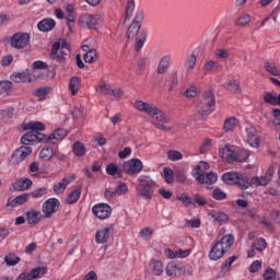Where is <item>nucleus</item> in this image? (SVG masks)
<instances>
[{
  "label": "nucleus",
  "instance_id": "f257e3e1",
  "mask_svg": "<svg viewBox=\"0 0 280 280\" xmlns=\"http://www.w3.org/2000/svg\"><path fill=\"white\" fill-rule=\"evenodd\" d=\"M235 237L232 234L224 235L220 241H214L210 247L209 259L211 261H218L226 255L228 250L233 246Z\"/></svg>",
  "mask_w": 280,
  "mask_h": 280
},
{
  "label": "nucleus",
  "instance_id": "f03ea898",
  "mask_svg": "<svg viewBox=\"0 0 280 280\" xmlns=\"http://www.w3.org/2000/svg\"><path fill=\"white\" fill-rule=\"evenodd\" d=\"M159 187V184L152 179L149 175H141L138 178V186L136 187L137 195L144 200H152L154 190Z\"/></svg>",
  "mask_w": 280,
  "mask_h": 280
},
{
  "label": "nucleus",
  "instance_id": "7ed1b4c3",
  "mask_svg": "<svg viewBox=\"0 0 280 280\" xmlns=\"http://www.w3.org/2000/svg\"><path fill=\"white\" fill-rule=\"evenodd\" d=\"M222 180L225 185H238L241 189H248V187H250V179H248V176L235 171L223 174Z\"/></svg>",
  "mask_w": 280,
  "mask_h": 280
},
{
  "label": "nucleus",
  "instance_id": "20e7f679",
  "mask_svg": "<svg viewBox=\"0 0 280 280\" xmlns=\"http://www.w3.org/2000/svg\"><path fill=\"white\" fill-rule=\"evenodd\" d=\"M213 106H215V95L213 92L207 91L197 106V113L202 117H205V115H211Z\"/></svg>",
  "mask_w": 280,
  "mask_h": 280
},
{
  "label": "nucleus",
  "instance_id": "39448f33",
  "mask_svg": "<svg viewBox=\"0 0 280 280\" xmlns=\"http://www.w3.org/2000/svg\"><path fill=\"white\" fill-rule=\"evenodd\" d=\"M223 153L225 154L226 159H230V161H235L236 163H244L248 160V156H250L248 151L231 145H225Z\"/></svg>",
  "mask_w": 280,
  "mask_h": 280
},
{
  "label": "nucleus",
  "instance_id": "423d86ee",
  "mask_svg": "<svg viewBox=\"0 0 280 280\" xmlns=\"http://www.w3.org/2000/svg\"><path fill=\"white\" fill-rule=\"evenodd\" d=\"M194 178L200 183L201 185H213L218 180V174L210 172V173H200L199 167H195L192 172Z\"/></svg>",
  "mask_w": 280,
  "mask_h": 280
},
{
  "label": "nucleus",
  "instance_id": "0eeeda50",
  "mask_svg": "<svg viewBox=\"0 0 280 280\" xmlns=\"http://www.w3.org/2000/svg\"><path fill=\"white\" fill-rule=\"evenodd\" d=\"M143 12H138L132 21V23L129 25L127 30V38L130 40V38H137L139 31L141 30V24L143 23Z\"/></svg>",
  "mask_w": 280,
  "mask_h": 280
},
{
  "label": "nucleus",
  "instance_id": "6e6552de",
  "mask_svg": "<svg viewBox=\"0 0 280 280\" xmlns=\"http://www.w3.org/2000/svg\"><path fill=\"white\" fill-rule=\"evenodd\" d=\"M142 170L143 163L139 159H132L122 164V171L125 172V174H128V176H135V174H140Z\"/></svg>",
  "mask_w": 280,
  "mask_h": 280
},
{
  "label": "nucleus",
  "instance_id": "1a4fd4ad",
  "mask_svg": "<svg viewBox=\"0 0 280 280\" xmlns=\"http://www.w3.org/2000/svg\"><path fill=\"white\" fill-rule=\"evenodd\" d=\"M58 209H60V200L57 198H49L42 206L44 218H51L54 213H57Z\"/></svg>",
  "mask_w": 280,
  "mask_h": 280
},
{
  "label": "nucleus",
  "instance_id": "9d476101",
  "mask_svg": "<svg viewBox=\"0 0 280 280\" xmlns=\"http://www.w3.org/2000/svg\"><path fill=\"white\" fill-rule=\"evenodd\" d=\"M30 45V34L27 33H15L11 38V47L14 49H24Z\"/></svg>",
  "mask_w": 280,
  "mask_h": 280
},
{
  "label": "nucleus",
  "instance_id": "9b49d317",
  "mask_svg": "<svg viewBox=\"0 0 280 280\" xmlns=\"http://www.w3.org/2000/svg\"><path fill=\"white\" fill-rule=\"evenodd\" d=\"M92 212L98 220H106L110 218V213H113V209L108 206V203H97L92 208Z\"/></svg>",
  "mask_w": 280,
  "mask_h": 280
},
{
  "label": "nucleus",
  "instance_id": "f8f14e48",
  "mask_svg": "<svg viewBox=\"0 0 280 280\" xmlns=\"http://www.w3.org/2000/svg\"><path fill=\"white\" fill-rule=\"evenodd\" d=\"M40 141H45V135L31 130L21 138V143H23V145L40 143Z\"/></svg>",
  "mask_w": 280,
  "mask_h": 280
},
{
  "label": "nucleus",
  "instance_id": "ddd939ff",
  "mask_svg": "<svg viewBox=\"0 0 280 280\" xmlns=\"http://www.w3.org/2000/svg\"><path fill=\"white\" fill-rule=\"evenodd\" d=\"M68 132L63 128L56 129L49 136H43L46 143L56 144L67 137Z\"/></svg>",
  "mask_w": 280,
  "mask_h": 280
},
{
  "label": "nucleus",
  "instance_id": "4468645a",
  "mask_svg": "<svg viewBox=\"0 0 280 280\" xmlns=\"http://www.w3.org/2000/svg\"><path fill=\"white\" fill-rule=\"evenodd\" d=\"M135 106L141 113H147L149 117H154V114L158 113L159 108L150 103H145L143 101H137Z\"/></svg>",
  "mask_w": 280,
  "mask_h": 280
},
{
  "label": "nucleus",
  "instance_id": "2eb2a0df",
  "mask_svg": "<svg viewBox=\"0 0 280 280\" xmlns=\"http://www.w3.org/2000/svg\"><path fill=\"white\" fill-rule=\"evenodd\" d=\"M50 60H55L60 65L65 63V60H67V52L60 50L59 44H52V48L50 51Z\"/></svg>",
  "mask_w": 280,
  "mask_h": 280
},
{
  "label": "nucleus",
  "instance_id": "dca6fc26",
  "mask_svg": "<svg viewBox=\"0 0 280 280\" xmlns=\"http://www.w3.org/2000/svg\"><path fill=\"white\" fill-rule=\"evenodd\" d=\"M79 23L82 27H88L89 30H93V27L97 25V18L86 13L80 16Z\"/></svg>",
  "mask_w": 280,
  "mask_h": 280
},
{
  "label": "nucleus",
  "instance_id": "f3484780",
  "mask_svg": "<svg viewBox=\"0 0 280 280\" xmlns=\"http://www.w3.org/2000/svg\"><path fill=\"white\" fill-rule=\"evenodd\" d=\"M30 154H32L31 147H20L13 153V159L16 161V163H21L22 161H25Z\"/></svg>",
  "mask_w": 280,
  "mask_h": 280
},
{
  "label": "nucleus",
  "instance_id": "a211bd4d",
  "mask_svg": "<svg viewBox=\"0 0 280 280\" xmlns=\"http://www.w3.org/2000/svg\"><path fill=\"white\" fill-rule=\"evenodd\" d=\"M110 240V228H103L95 234L96 244H106Z\"/></svg>",
  "mask_w": 280,
  "mask_h": 280
},
{
  "label": "nucleus",
  "instance_id": "6ab92c4d",
  "mask_svg": "<svg viewBox=\"0 0 280 280\" xmlns=\"http://www.w3.org/2000/svg\"><path fill=\"white\" fill-rule=\"evenodd\" d=\"M43 220V213L38 210L31 209L26 212V221L32 226L38 224Z\"/></svg>",
  "mask_w": 280,
  "mask_h": 280
},
{
  "label": "nucleus",
  "instance_id": "aec40b11",
  "mask_svg": "<svg viewBox=\"0 0 280 280\" xmlns=\"http://www.w3.org/2000/svg\"><path fill=\"white\" fill-rule=\"evenodd\" d=\"M30 200V194H22L14 199H8L5 207H21V205H25Z\"/></svg>",
  "mask_w": 280,
  "mask_h": 280
},
{
  "label": "nucleus",
  "instance_id": "412c9836",
  "mask_svg": "<svg viewBox=\"0 0 280 280\" xmlns=\"http://www.w3.org/2000/svg\"><path fill=\"white\" fill-rule=\"evenodd\" d=\"M247 143L252 148H259V136H257V129L255 127L247 129Z\"/></svg>",
  "mask_w": 280,
  "mask_h": 280
},
{
  "label": "nucleus",
  "instance_id": "4be33fe9",
  "mask_svg": "<svg viewBox=\"0 0 280 280\" xmlns=\"http://www.w3.org/2000/svg\"><path fill=\"white\" fill-rule=\"evenodd\" d=\"M170 62H172V56L170 55H166L160 59L158 69H156L160 75L167 73V70L170 69Z\"/></svg>",
  "mask_w": 280,
  "mask_h": 280
},
{
  "label": "nucleus",
  "instance_id": "5701e85b",
  "mask_svg": "<svg viewBox=\"0 0 280 280\" xmlns=\"http://www.w3.org/2000/svg\"><path fill=\"white\" fill-rule=\"evenodd\" d=\"M12 187L14 191H26V189H30V187H32V179H18L15 183L12 184Z\"/></svg>",
  "mask_w": 280,
  "mask_h": 280
},
{
  "label": "nucleus",
  "instance_id": "b1692460",
  "mask_svg": "<svg viewBox=\"0 0 280 280\" xmlns=\"http://www.w3.org/2000/svg\"><path fill=\"white\" fill-rule=\"evenodd\" d=\"M39 32H51L56 27V21L54 19H44L38 24Z\"/></svg>",
  "mask_w": 280,
  "mask_h": 280
},
{
  "label": "nucleus",
  "instance_id": "393cba45",
  "mask_svg": "<svg viewBox=\"0 0 280 280\" xmlns=\"http://www.w3.org/2000/svg\"><path fill=\"white\" fill-rule=\"evenodd\" d=\"M270 183V177L268 176H255L249 180V187H266Z\"/></svg>",
  "mask_w": 280,
  "mask_h": 280
},
{
  "label": "nucleus",
  "instance_id": "a878e982",
  "mask_svg": "<svg viewBox=\"0 0 280 280\" xmlns=\"http://www.w3.org/2000/svg\"><path fill=\"white\" fill-rule=\"evenodd\" d=\"M152 275L161 277L163 275V262L161 260L152 259L149 264Z\"/></svg>",
  "mask_w": 280,
  "mask_h": 280
},
{
  "label": "nucleus",
  "instance_id": "bb28decb",
  "mask_svg": "<svg viewBox=\"0 0 280 280\" xmlns=\"http://www.w3.org/2000/svg\"><path fill=\"white\" fill-rule=\"evenodd\" d=\"M166 275L167 277H180L183 275V268L177 267L174 262H170L166 266Z\"/></svg>",
  "mask_w": 280,
  "mask_h": 280
},
{
  "label": "nucleus",
  "instance_id": "cd10ccee",
  "mask_svg": "<svg viewBox=\"0 0 280 280\" xmlns=\"http://www.w3.org/2000/svg\"><path fill=\"white\" fill-rule=\"evenodd\" d=\"M24 130H31V132H43V130H45V124L40 121H31L24 126Z\"/></svg>",
  "mask_w": 280,
  "mask_h": 280
},
{
  "label": "nucleus",
  "instance_id": "c85d7f7f",
  "mask_svg": "<svg viewBox=\"0 0 280 280\" xmlns=\"http://www.w3.org/2000/svg\"><path fill=\"white\" fill-rule=\"evenodd\" d=\"M106 174H108V176H117V178L124 177V172L113 163L106 166Z\"/></svg>",
  "mask_w": 280,
  "mask_h": 280
},
{
  "label": "nucleus",
  "instance_id": "c756f323",
  "mask_svg": "<svg viewBox=\"0 0 280 280\" xmlns=\"http://www.w3.org/2000/svg\"><path fill=\"white\" fill-rule=\"evenodd\" d=\"M80 82H81L80 77H73L70 79L69 91L71 95H78V91H80Z\"/></svg>",
  "mask_w": 280,
  "mask_h": 280
},
{
  "label": "nucleus",
  "instance_id": "7c9ffc66",
  "mask_svg": "<svg viewBox=\"0 0 280 280\" xmlns=\"http://www.w3.org/2000/svg\"><path fill=\"white\" fill-rule=\"evenodd\" d=\"M81 194H82V188H77L72 192H70L66 198L67 205H75V202L80 200Z\"/></svg>",
  "mask_w": 280,
  "mask_h": 280
},
{
  "label": "nucleus",
  "instance_id": "2f4dec72",
  "mask_svg": "<svg viewBox=\"0 0 280 280\" xmlns=\"http://www.w3.org/2000/svg\"><path fill=\"white\" fill-rule=\"evenodd\" d=\"M252 248L258 250V253H264V249L268 248V243H266L265 238L258 237L252 243Z\"/></svg>",
  "mask_w": 280,
  "mask_h": 280
},
{
  "label": "nucleus",
  "instance_id": "473e14b6",
  "mask_svg": "<svg viewBox=\"0 0 280 280\" xmlns=\"http://www.w3.org/2000/svg\"><path fill=\"white\" fill-rule=\"evenodd\" d=\"M72 152L74 156H84L86 154V147H84V143L77 141L73 143Z\"/></svg>",
  "mask_w": 280,
  "mask_h": 280
},
{
  "label": "nucleus",
  "instance_id": "72a5a7b5",
  "mask_svg": "<svg viewBox=\"0 0 280 280\" xmlns=\"http://www.w3.org/2000/svg\"><path fill=\"white\" fill-rule=\"evenodd\" d=\"M145 38H148V34L141 31L139 36L136 37V51H141V49H143V45H145Z\"/></svg>",
  "mask_w": 280,
  "mask_h": 280
},
{
  "label": "nucleus",
  "instance_id": "f704fd0d",
  "mask_svg": "<svg viewBox=\"0 0 280 280\" xmlns=\"http://www.w3.org/2000/svg\"><path fill=\"white\" fill-rule=\"evenodd\" d=\"M69 183H71L69 178H63L58 184H55L52 186L55 194H65V189H67V186L69 185Z\"/></svg>",
  "mask_w": 280,
  "mask_h": 280
},
{
  "label": "nucleus",
  "instance_id": "c9c22d12",
  "mask_svg": "<svg viewBox=\"0 0 280 280\" xmlns=\"http://www.w3.org/2000/svg\"><path fill=\"white\" fill-rule=\"evenodd\" d=\"M210 215L214 219V222H219V224H226V222H229V215L224 212H211Z\"/></svg>",
  "mask_w": 280,
  "mask_h": 280
},
{
  "label": "nucleus",
  "instance_id": "e433bc0d",
  "mask_svg": "<svg viewBox=\"0 0 280 280\" xmlns=\"http://www.w3.org/2000/svg\"><path fill=\"white\" fill-rule=\"evenodd\" d=\"M11 79L13 82H32V78H30V74L27 72H20L16 74H12Z\"/></svg>",
  "mask_w": 280,
  "mask_h": 280
},
{
  "label": "nucleus",
  "instance_id": "4c0bfd02",
  "mask_svg": "<svg viewBox=\"0 0 280 280\" xmlns=\"http://www.w3.org/2000/svg\"><path fill=\"white\" fill-rule=\"evenodd\" d=\"M31 279H40L43 275H47V267H36L31 272Z\"/></svg>",
  "mask_w": 280,
  "mask_h": 280
},
{
  "label": "nucleus",
  "instance_id": "58836bf2",
  "mask_svg": "<svg viewBox=\"0 0 280 280\" xmlns=\"http://www.w3.org/2000/svg\"><path fill=\"white\" fill-rule=\"evenodd\" d=\"M237 126V119L235 117L226 118L223 125L225 132H231Z\"/></svg>",
  "mask_w": 280,
  "mask_h": 280
},
{
  "label": "nucleus",
  "instance_id": "ea45409f",
  "mask_svg": "<svg viewBox=\"0 0 280 280\" xmlns=\"http://www.w3.org/2000/svg\"><path fill=\"white\" fill-rule=\"evenodd\" d=\"M196 55L187 56L184 62V69H187V71H192V69L196 67Z\"/></svg>",
  "mask_w": 280,
  "mask_h": 280
},
{
  "label": "nucleus",
  "instance_id": "a19ab883",
  "mask_svg": "<svg viewBox=\"0 0 280 280\" xmlns=\"http://www.w3.org/2000/svg\"><path fill=\"white\" fill-rule=\"evenodd\" d=\"M12 92L11 81H0V95H9Z\"/></svg>",
  "mask_w": 280,
  "mask_h": 280
},
{
  "label": "nucleus",
  "instance_id": "79ce46f5",
  "mask_svg": "<svg viewBox=\"0 0 280 280\" xmlns=\"http://www.w3.org/2000/svg\"><path fill=\"white\" fill-rule=\"evenodd\" d=\"M52 156H54V149H51V147L42 149L39 153V158L43 159V161H51Z\"/></svg>",
  "mask_w": 280,
  "mask_h": 280
},
{
  "label": "nucleus",
  "instance_id": "37998d69",
  "mask_svg": "<svg viewBox=\"0 0 280 280\" xmlns=\"http://www.w3.org/2000/svg\"><path fill=\"white\" fill-rule=\"evenodd\" d=\"M163 178L167 185H172L174 183V171L170 167H164L163 168Z\"/></svg>",
  "mask_w": 280,
  "mask_h": 280
},
{
  "label": "nucleus",
  "instance_id": "c03bdc74",
  "mask_svg": "<svg viewBox=\"0 0 280 280\" xmlns=\"http://www.w3.org/2000/svg\"><path fill=\"white\" fill-rule=\"evenodd\" d=\"M174 176L177 183H185L187 180V171L185 168H176Z\"/></svg>",
  "mask_w": 280,
  "mask_h": 280
},
{
  "label": "nucleus",
  "instance_id": "a18cd8bd",
  "mask_svg": "<svg viewBox=\"0 0 280 280\" xmlns=\"http://www.w3.org/2000/svg\"><path fill=\"white\" fill-rule=\"evenodd\" d=\"M228 91H230V93H242V88L240 86V83H237V80L232 79L229 81Z\"/></svg>",
  "mask_w": 280,
  "mask_h": 280
},
{
  "label": "nucleus",
  "instance_id": "49530a36",
  "mask_svg": "<svg viewBox=\"0 0 280 280\" xmlns=\"http://www.w3.org/2000/svg\"><path fill=\"white\" fill-rule=\"evenodd\" d=\"M112 91H113V88L106 84V82L100 83L98 86L96 88V92L101 93L102 95H110Z\"/></svg>",
  "mask_w": 280,
  "mask_h": 280
},
{
  "label": "nucleus",
  "instance_id": "de8ad7c7",
  "mask_svg": "<svg viewBox=\"0 0 280 280\" xmlns=\"http://www.w3.org/2000/svg\"><path fill=\"white\" fill-rule=\"evenodd\" d=\"M83 60H84V62H89L90 65L95 62V60H97V50L92 49V50H89L88 52H85Z\"/></svg>",
  "mask_w": 280,
  "mask_h": 280
},
{
  "label": "nucleus",
  "instance_id": "09e8293b",
  "mask_svg": "<svg viewBox=\"0 0 280 280\" xmlns=\"http://www.w3.org/2000/svg\"><path fill=\"white\" fill-rule=\"evenodd\" d=\"M265 71L271 75H280V71L278 70L277 65L268 61L265 62Z\"/></svg>",
  "mask_w": 280,
  "mask_h": 280
},
{
  "label": "nucleus",
  "instance_id": "8fccbe9b",
  "mask_svg": "<svg viewBox=\"0 0 280 280\" xmlns=\"http://www.w3.org/2000/svg\"><path fill=\"white\" fill-rule=\"evenodd\" d=\"M19 261H21V258H19L14 254H9L4 257V264H7V266H16Z\"/></svg>",
  "mask_w": 280,
  "mask_h": 280
},
{
  "label": "nucleus",
  "instance_id": "3c124183",
  "mask_svg": "<svg viewBox=\"0 0 280 280\" xmlns=\"http://www.w3.org/2000/svg\"><path fill=\"white\" fill-rule=\"evenodd\" d=\"M30 196L34 199L43 198V196H47V187L36 188L30 194Z\"/></svg>",
  "mask_w": 280,
  "mask_h": 280
},
{
  "label": "nucleus",
  "instance_id": "603ef678",
  "mask_svg": "<svg viewBox=\"0 0 280 280\" xmlns=\"http://www.w3.org/2000/svg\"><path fill=\"white\" fill-rule=\"evenodd\" d=\"M168 161H180L183 159V153L177 150H170L166 153Z\"/></svg>",
  "mask_w": 280,
  "mask_h": 280
},
{
  "label": "nucleus",
  "instance_id": "864d4df0",
  "mask_svg": "<svg viewBox=\"0 0 280 280\" xmlns=\"http://www.w3.org/2000/svg\"><path fill=\"white\" fill-rule=\"evenodd\" d=\"M154 235V230L152 228H143L140 231L141 240H150Z\"/></svg>",
  "mask_w": 280,
  "mask_h": 280
},
{
  "label": "nucleus",
  "instance_id": "5fc2aeb1",
  "mask_svg": "<svg viewBox=\"0 0 280 280\" xmlns=\"http://www.w3.org/2000/svg\"><path fill=\"white\" fill-rule=\"evenodd\" d=\"M214 56L218 60H226L229 58V50L219 48L214 51Z\"/></svg>",
  "mask_w": 280,
  "mask_h": 280
},
{
  "label": "nucleus",
  "instance_id": "6e6d98bb",
  "mask_svg": "<svg viewBox=\"0 0 280 280\" xmlns=\"http://www.w3.org/2000/svg\"><path fill=\"white\" fill-rule=\"evenodd\" d=\"M153 119H156V121H161L162 124H170V118L165 117V113L161 112V109H158Z\"/></svg>",
  "mask_w": 280,
  "mask_h": 280
},
{
  "label": "nucleus",
  "instance_id": "4d7b16f0",
  "mask_svg": "<svg viewBox=\"0 0 280 280\" xmlns=\"http://www.w3.org/2000/svg\"><path fill=\"white\" fill-rule=\"evenodd\" d=\"M264 102L266 104H271V106H277V96L270 92H267L264 96Z\"/></svg>",
  "mask_w": 280,
  "mask_h": 280
},
{
  "label": "nucleus",
  "instance_id": "13d9d810",
  "mask_svg": "<svg viewBox=\"0 0 280 280\" xmlns=\"http://www.w3.org/2000/svg\"><path fill=\"white\" fill-rule=\"evenodd\" d=\"M115 192L117 196H125V194H128V185L126 183H120L115 188Z\"/></svg>",
  "mask_w": 280,
  "mask_h": 280
},
{
  "label": "nucleus",
  "instance_id": "bf43d9fd",
  "mask_svg": "<svg viewBox=\"0 0 280 280\" xmlns=\"http://www.w3.org/2000/svg\"><path fill=\"white\" fill-rule=\"evenodd\" d=\"M212 198H214V200H225L226 192L222 191V189H220V188H215L212 191Z\"/></svg>",
  "mask_w": 280,
  "mask_h": 280
},
{
  "label": "nucleus",
  "instance_id": "052dcab7",
  "mask_svg": "<svg viewBox=\"0 0 280 280\" xmlns=\"http://www.w3.org/2000/svg\"><path fill=\"white\" fill-rule=\"evenodd\" d=\"M235 261H237V256H231L228 260H225L222 264L221 270H229L231 268V266H233V264H235Z\"/></svg>",
  "mask_w": 280,
  "mask_h": 280
},
{
  "label": "nucleus",
  "instance_id": "680f3d73",
  "mask_svg": "<svg viewBox=\"0 0 280 280\" xmlns=\"http://www.w3.org/2000/svg\"><path fill=\"white\" fill-rule=\"evenodd\" d=\"M133 12H135V0H129L127 1V5H126V19H130Z\"/></svg>",
  "mask_w": 280,
  "mask_h": 280
},
{
  "label": "nucleus",
  "instance_id": "e2e57ef3",
  "mask_svg": "<svg viewBox=\"0 0 280 280\" xmlns=\"http://www.w3.org/2000/svg\"><path fill=\"white\" fill-rule=\"evenodd\" d=\"M177 200H179L180 202H183V205H186L187 207H191V205H194L191 197L187 196L186 194L177 196Z\"/></svg>",
  "mask_w": 280,
  "mask_h": 280
},
{
  "label": "nucleus",
  "instance_id": "0e129e2a",
  "mask_svg": "<svg viewBox=\"0 0 280 280\" xmlns=\"http://www.w3.org/2000/svg\"><path fill=\"white\" fill-rule=\"evenodd\" d=\"M248 23H250V15L244 14L238 18L236 25L244 27V25H248Z\"/></svg>",
  "mask_w": 280,
  "mask_h": 280
},
{
  "label": "nucleus",
  "instance_id": "69168bd1",
  "mask_svg": "<svg viewBox=\"0 0 280 280\" xmlns=\"http://www.w3.org/2000/svg\"><path fill=\"white\" fill-rule=\"evenodd\" d=\"M205 69L206 71H218V69H220V66L217 61H213V60H209L205 63Z\"/></svg>",
  "mask_w": 280,
  "mask_h": 280
},
{
  "label": "nucleus",
  "instance_id": "338daca9",
  "mask_svg": "<svg viewBox=\"0 0 280 280\" xmlns=\"http://www.w3.org/2000/svg\"><path fill=\"white\" fill-rule=\"evenodd\" d=\"M259 270H261V261L255 260L254 262H252V265L249 266V272L255 273L259 272Z\"/></svg>",
  "mask_w": 280,
  "mask_h": 280
},
{
  "label": "nucleus",
  "instance_id": "774afa93",
  "mask_svg": "<svg viewBox=\"0 0 280 280\" xmlns=\"http://www.w3.org/2000/svg\"><path fill=\"white\" fill-rule=\"evenodd\" d=\"M273 125L280 126V109L279 108L273 109Z\"/></svg>",
  "mask_w": 280,
  "mask_h": 280
}]
</instances>
